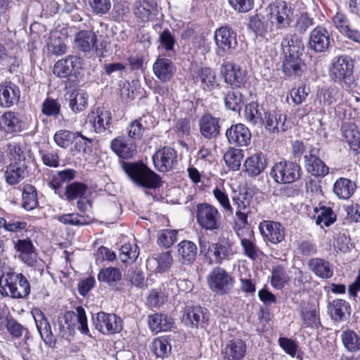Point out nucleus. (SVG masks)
<instances>
[{
	"instance_id": "obj_1",
	"label": "nucleus",
	"mask_w": 360,
	"mask_h": 360,
	"mask_svg": "<svg viewBox=\"0 0 360 360\" xmlns=\"http://www.w3.org/2000/svg\"><path fill=\"white\" fill-rule=\"evenodd\" d=\"M212 193L225 212L232 214L235 210L234 229L237 231L243 229L248 224V218L251 214L252 196L247 192H240L237 196L233 198L235 206L233 208L231 205L228 194L223 188L216 187L213 189Z\"/></svg>"
},
{
	"instance_id": "obj_2",
	"label": "nucleus",
	"mask_w": 360,
	"mask_h": 360,
	"mask_svg": "<svg viewBox=\"0 0 360 360\" xmlns=\"http://www.w3.org/2000/svg\"><path fill=\"white\" fill-rule=\"evenodd\" d=\"M122 168L136 186L148 189H156L162 185L160 176L142 162H124Z\"/></svg>"
},
{
	"instance_id": "obj_3",
	"label": "nucleus",
	"mask_w": 360,
	"mask_h": 360,
	"mask_svg": "<svg viewBox=\"0 0 360 360\" xmlns=\"http://www.w3.org/2000/svg\"><path fill=\"white\" fill-rule=\"evenodd\" d=\"M285 58L283 64V70L289 77L297 76L302 72V62L300 58V52L303 46L300 39H293L292 34H288L281 43Z\"/></svg>"
},
{
	"instance_id": "obj_4",
	"label": "nucleus",
	"mask_w": 360,
	"mask_h": 360,
	"mask_svg": "<svg viewBox=\"0 0 360 360\" xmlns=\"http://www.w3.org/2000/svg\"><path fill=\"white\" fill-rule=\"evenodd\" d=\"M0 292L4 296L23 298L30 294V285L22 274L7 272L0 277Z\"/></svg>"
},
{
	"instance_id": "obj_5",
	"label": "nucleus",
	"mask_w": 360,
	"mask_h": 360,
	"mask_svg": "<svg viewBox=\"0 0 360 360\" xmlns=\"http://www.w3.org/2000/svg\"><path fill=\"white\" fill-rule=\"evenodd\" d=\"M353 68L354 64L349 57L337 56L331 61L328 68V75L335 82L344 84V86L350 88L354 81Z\"/></svg>"
},
{
	"instance_id": "obj_6",
	"label": "nucleus",
	"mask_w": 360,
	"mask_h": 360,
	"mask_svg": "<svg viewBox=\"0 0 360 360\" xmlns=\"http://www.w3.org/2000/svg\"><path fill=\"white\" fill-rule=\"evenodd\" d=\"M196 220L199 226L206 231H214L221 226V214L214 205L202 202L196 205Z\"/></svg>"
},
{
	"instance_id": "obj_7",
	"label": "nucleus",
	"mask_w": 360,
	"mask_h": 360,
	"mask_svg": "<svg viewBox=\"0 0 360 360\" xmlns=\"http://www.w3.org/2000/svg\"><path fill=\"white\" fill-rule=\"evenodd\" d=\"M207 282L210 289L219 295L229 294L233 288L232 276L223 268L214 267L207 275Z\"/></svg>"
},
{
	"instance_id": "obj_8",
	"label": "nucleus",
	"mask_w": 360,
	"mask_h": 360,
	"mask_svg": "<svg viewBox=\"0 0 360 360\" xmlns=\"http://www.w3.org/2000/svg\"><path fill=\"white\" fill-rule=\"evenodd\" d=\"M214 39L217 46L216 54L220 57L231 53L238 46L237 34L229 26L217 29Z\"/></svg>"
},
{
	"instance_id": "obj_9",
	"label": "nucleus",
	"mask_w": 360,
	"mask_h": 360,
	"mask_svg": "<svg viewBox=\"0 0 360 360\" xmlns=\"http://www.w3.org/2000/svg\"><path fill=\"white\" fill-rule=\"evenodd\" d=\"M76 322L78 323V329L83 334H88L89 330L87 324V318L85 310L82 307H77L76 312L66 311L64 316L58 319V326L60 333H71L74 330Z\"/></svg>"
},
{
	"instance_id": "obj_10",
	"label": "nucleus",
	"mask_w": 360,
	"mask_h": 360,
	"mask_svg": "<svg viewBox=\"0 0 360 360\" xmlns=\"http://www.w3.org/2000/svg\"><path fill=\"white\" fill-rule=\"evenodd\" d=\"M300 167L292 162L281 161L276 163L271 168L270 175L276 183L291 184L300 177Z\"/></svg>"
},
{
	"instance_id": "obj_11",
	"label": "nucleus",
	"mask_w": 360,
	"mask_h": 360,
	"mask_svg": "<svg viewBox=\"0 0 360 360\" xmlns=\"http://www.w3.org/2000/svg\"><path fill=\"white\" fill-rule=\"evenodd\" d=\"M292 11L285 1H275L269 6L268 18L277 30L288 27L291 22Z\"/></svg>"
},
{
	"instance_id": "obj_12",
	"label": "nucleus",
	"mask_w": 360,
	"mask_h": 360,
	"mask_svg": "<svg viewBox=\"0 0 360 360\" xmlns=\"http://www.w3.org/2000/svg\"><path fill=\"white\" fill-rule=\"evenodd\" d=\"M93 316L95 328L104 335H111L120 333L123 328V321L115 314H108L103 311Z\"/></svg>"
},
{
	"instance_id": "obj_13",
	"label": "nucleus",
	"mask_w": 360,
	"mask_h": 360,
	"mask_svg": "<svg viewBox=\"0 0 360 360\" xmlns=\"http://www.w3.org/2000/svg\"><path fill=\"white\" fill-rule=\"evenodd\" d=\"M220 72L224 82L233 88H241L247 82V71L238 64L224 63L220 67Z\"/></svg>"
},
{
	"instance_id": "obj_14",
	"label": "nucleus",
	"mask_w": 360,
	"mask_h": 360,
	"mask_svg": "<svg viewBox=\"0 0 360 360\" xmlns=\"http://www.w3.org/2000/svg\"><path fill=\"white\" fill-rule=\"evenodd\" d=\"M333 39L329 32L322 26H316L308 37V48L316 53H324L330 47Z\"/></svg>"
},
{
	"instance_id": "obj_15",
	"label": "nucleus",
	"mask_w": 360,
	"mask_h": 360,
	"mask_svg": "<svg viewBox=\"0 0 360 360\" xmlns=\"http://www.w3.org/2000/svg\"><path fill=\"white\" fill-rule=\"evenodd\" d=\"M154 167L160 172L174 169L178 163L176 151L170 147H164L153 155Z\"/></svg>"
},
{
	"instance_id": "obj_16",
	"label": "nucleus",
	"mask_w": 360,
	"mask_h": 360,
	"mask_svg": "<svg viewBox=\"0 0 360 360\" xmlns=\"http://www.w3.org/2000/svg\"><path fill=\"white\" fill-rule=\"evenodd\" d=\"M234 255L232 244L226 239L212 243L208 248L207 258L210 264H221L230 259Z\"/></svg>"
},
{
	"instance_id": "obj_17",
	"label": "nucleus",
	"mask_w": 360,
	"mask_h": 360,
	"mask_svg": "<svg viewBox=\"0 0 360 360\" xmlns=\"http://www.w3.org/2000/svg\"><path fill=\"white\" fill-rule=\"evenodd\" d=\"M81 68L80 58L76 56H69L58 60L53 66V74L60 78L75 75Z\"/></svg>"
},
{
	"instance_id": "obj_18",
	"label": "nucleus",
	"mask_w": 360,
	"mask_h": 360,
	"mask_svg": "<svg viewBox=\"0 0 360 360\" xmlns=\"http://www.w3.org/2000/svg\"><path fill=\"white\" fill-rule=\"evenodd\" d=\"M246 352L247 345L245 341L234 338L222 345L221 354L224 360H243Z\"/></svg>"
},
{
	"instance_id": "obj_19",
	"label": "nucleus",
	"mask_w": 360,
	"mask_h": 360,
	"mask_svg": "<svg viewBox=\"0 0 360 360\" xmlns=\"http://www.w3.org/2000/svg\"><path fill=\"white\" fill-rule=\"evenodd\" d=\"M259 229L263 238L273 244H278L285 238V229L278 222L263 221L259 224Z\"/></svg>"
},
{
	"instance_id": "obj_20",
	"label": "nucleus",
	"mask_w": 360,
	"mask_h": 360,
	"mask_svg": "<svg viewBox=\"0 0 360 360\" xmlns=\"http://www.w3.org/2000/svg\"><path fill=\"white\" fill-rule=\"evenodd\" d=\"M226 136L229 143L236 146H247L251 141L250 129L243 124L231 125L226 131Z\"/></svg>"
},
{
	"instance_id": "obj_21",
	"label": "nucleus",
	"mask_w": 360,
	"mask_h": 360,
	"mask_svg": "<svg viewBox=\"0 0 360 360\" xmlns=\"http://www.w3.org/2000/svg\"><path fill=\"white\" fill-rule=\"evenodd\" d=\"M20 97L19 87L11 81L0 84V106L10 108L17 103Z\"/></svg>"
},
{
	"instance_id": "obj_22",
	"label": "nucleus",
	"mask_w": 360,
	"mask_h": 360,
	"mask_svg": "<svg viewBox=\"0 0 360 360\" xmlns=\"http://www.w3.org/2000/svg\"><path fill=\"white\" fill-rule=\"evenodd\" d=\"M158 13L154 0H137L133 6V13L141 22L153 20Z\"/></svg>"
},
{
	"instance_id": "obj_23",
	"label": "nucleus",
	"mask_w": 360,
	"mask_h": 360,
	"mask_svg": "<svg viewBox=\"0 0 360 360\" xmlns=\"http://www.w3.org/2000/svg\"><path fill=\"white\" fill-rule=\"evenodd\" d=\"M89 119L95 132L102 133L109 129L112 122V115L105 108H98L89 115Z\"/></svg>"
},
{
	"instance_id": "obj_24",
	"label": "nucleus",
	"mask_w": 360,
	"mask_h": 360,
	"mask_svg": "<svg viewBox=\"0 0 360 360\" xmlns=\"http://www.w3.org/2000/svg\"><path fill=\"white\" fill-rule=\"evenodd\" d=\"M153 71L155 77L162 82H167L176 72V67L168 58H158L153 65Z\"/></svg>"
},
{
	"instance_id": "obj_25",
	"label": "nucleus",
	"mask_w": 360,
	"mask_h": 360,
	"mask_svg": "<svg viewBox=\"0 0 360 360\" xmlns=\"http://www.w3.org/2000/svg\"><path fill=\"white\" fill-rule=\"evenodd\" d=\"M15 249L19 252V258L25 264L33 266L37 263L36 249L30 239H19L15 243Z\"/></svg>"
},
{
	"instance_id": "obj_26",
	"label": "nucleus",
	"mask_w": 360,
	"mask_h": 360,
	"mask_svg": "<svg viewBox=\"0 0 360 360\" xmlns=\"http://www.w3.org/2000/svg\"><path fill=\"white\" fill-rule=\"evenodd\" d=\"M315 149L311 150L309 155H304V166L307 171L313 176L323 177L328 174L329 168L316 155Z\"/></svg>"
},
{
	"instance_id": "obj_27",
	"label": "nucleus",
	"mask_w": 360,
	"mask_h": 360,
	"mask_svg": "<svg viewBox=\"0 0 360 360\" xmlns=\"http://www.w3.org/2000/svg\"><path fill=\"white\" fill-rule=\"evenodd\" d=\"M25 162H11L5 171L4 176L8 184L13 186L22 181L27 175Z\"/></svg>"
},
{
	"instance_id": "obj_28",
	"label": "nucleus",
	"mask_w": 360,
	"mask_h": 360,
	"mask_svg": "<svg viewBox=\"0 0 360 360\" xmlns=\"http://www.w3.org/2000/svg\"><path fill=\"white\" fill-rule=\"evenodd\" d=\"M110 148L120 158L129 159L136 153V146L131 140L119 136L110 143Z\"/></svg>"
},
{
	"instance_id": "obj_29",
	"label": "nucleus",
	"mask_w": 360,
	"mask_h": 360,
	"mask_svg": "<svg viewBox=\"0 0 360 360\" xmlns=\"http://www.w3.org/2000/svg\"><path fill=\"white\" fill-rule=\"evenodd\" d=\"M307 265L312 273L322 279L330 278L333 275L332 264L323 258H311L307 261Z\"/></svg>"
},
{
	"instance_id": "obj_30",
	"label": "nucleus",
	"mask_w": 360,
	"mask_h": 360,
	"mask_svg": "<svg viewBox=\"0 0 360 360\" xmlns=\"http://www.w3.org/2000/svg\"><path fill=\"white\" fill-rule=\"evenodd\" d=\"M207 321L203 309L200 306H187L184 311L182 321L188 326L198 327Z\"/></svg>"
},
{
	"instance_id": "obj_31",
	"label": "nucleus",
	"mask_w": 360,
	"mask_h": 360,
	"mask_svg": "<svg viewBox=\"0 0 360 360\" xmlns=\"http://www.w3.org/2000/svg\"><path fill=\"white\" fill-rule=\"evenodd\" d=\"M266 167V160L262 153H256L246 159L243 164L244 172L249 176L260 174Z\"/></svg>"
},
{
	"instance_id": "obj_32",
	"label": "nucleus",
	"mask_w": 360,
	"mask_h": 360,
	"mask_svg": "<svg viewBox=\"0 0 360 360\" xmlns=\"http://www.w3.org/2000/svg\"><path fill=\"white\" fill-rule=\"evenodd\" d=\"M0 129L6 133H16L22 130V121L18 112H7L0 116Z\"/></svg>"
},
{
	"instance_id": "obj_33",
	"label": "nucleus",
	"mask_w": 360,
	"mask_h": 360,
	"mask_svg": "<svg viewBox=\"0 0 360 360\" xmlns=\"http://www.w3.org/2000/svg\"><path fill=\"white\" fill-rule=\"evenodd\" d=\"M69 107L75 113L84 111L88 106V95L82 89H74L66 95Z\"/></svg>"
},
{
	"instance_id": "obj_34",
	"label": "nucleus",
	"mask_w": 360,
	"mask_h": 360,
	"mask_svg": "<svg viewBox=\"0 0 360 360\" xmlns=\"http://www.w3.org/2000/svg\"><path fill=\"white\" fill-rule=\"evenodd\" d=\"M201 134L206 139L215 138L220 131V126L217 118L210 115L202 116L199 120Z\"/></svg>"
},
{
	"instance_id": "obj_35",
	"label": "nucleus",
	"mask_w": 360,
	"mask_h": 360,
	"mask_svg": "<svg viewBox=\"0 0 360 360\" xmlns=\"http://www.w3.org/2000/svg\"><path fill=\"white\" fill-rule=\"evenodd\" d=\"M356 189V185L354 181L349 179L340 177L336 180L333 184V192L340 198L342 200L349 199L354 193Z\"/></svg>"
},
{
	"instance_id": "obj_36",
	"label": "nucleus",
	"mask_w": 360,
	"mask_h": 360,
	"mask_svg": "<svg viewBox=\"0 0 360 360\" xmlns=\"http://www.w3.org/2000/svg\"><path fill=\"white\" fill-rule=\"evenodd\" d=\"M197 254L195 244L190 240H183L177 245V257L184 264H191L195 259Z\"/></svg>"
},
{
	"instance_id": "obj_37",
	"label": "nucleus",
	"mask_w": 360,
	"mask_h": 360,
	"mask_svg": "<svg viewBox=\"0 0 360 360\" xmlns=\"http://www.w3.org/2000/svg\"><path fill=\"white\" fill-rule=\"evenodd\" d=\"M341 130L350 149L354 151L360 150V132L357 127L354 124L345 122L342 125Z\"/></svg>"
},
{
	"instance_id": "obj_38",
	"label": "nucleus",
	"mask_w": 360,
	"mask_h": 360,
	"mask_svg": "<svg viewBox=\"0 0 360 360\" xmlns=\"http://www.w3.org/2000/svg\"><path fill=\"white\" fill-rule=\"evenodd\" d=\"M266 112L262 106L257 102H252L245 108V118L248 122L253 125H263Z\"/></svg>"
},
{
	"instance_id": "obj_39",
	"label": "nucleus",
	"mask_w": 360,
	"mask_h": 360,
	"mask_svg": "<svg viewBox=\"0 0 360 360\" xmlns=\"http://www.w3.org/2000/svg\"><path fill=\"white\" fill-rule=\"evenodd\" d=\"M349 304L343 300H335L328 305V312L331 319L335 321L346 319L350 315Z\"/></svg>"
},
{
	"instance_id": "obj_40",
	"label": "nucleus",
	"mask_w": 360,
	"mask_h": 360,
	"mask_svg": "<svg viewBox=\"0 0 360 360\" xmlns=\"http://www.w3.org/2000/svg\"><path fill=\"white\" fill-rule=\"evenodd\" d=\"M148 323L151 330L158 333L171 329L174 321L172 317L165 314H155L148 316Z\"/></svg>"
},
{
	"instance_id": "obj_41",
	"label": "nucleus",
	"mask_w": 360,
	"mask_h": 360,
	"mask_svg": "<svg viewBox=\"0 0 360 360\" xmlns=\"http://www.w3.org/2000/svg\"><path fill=\"white\" fill-rule=\"evenodd\" d=\"M96 43V35L91 31L83 30L79 32L75 38L77 47L82 51H89Z\"/></svg>"
},
{
	"instance_id": "obj_42",
	"label": "nucleus",
	"mask_w": 360,
	"mask_h": 360,
	"mask_svg": "<svg viewBox=\"0 0 360 360\" xmlns=\"http://www.w3.org/2000/svg\"><path fill=\"white\" fill-rule=\"evenodd\" d=\"M173 262V258L169 252L155 255L150 257L147 262V266L157 264L156 270L158 272H165L169 269Z\"/></svg>"
},
{
	"instance_id": "obj_43",
	"label": "nucleus",
	"mask_w": 360,
	"mask_h": 360,
	"mask_svg": "<svg viewBox=\"0 0 360 360\" xmlns=\"http://www.w3.org/2000/svg\"><path fill=\"white\" fill-rule=\"evenodd\" d=\"M22 205L24 209L30 211L38 206L37 192L36 188L30 184L23 187L22 193Z\"/></svg>"
},
{
	"instance_id": "obj_44",
	"label": "nucleus",
	"mask_w": 360,
	"mask_h": 360,
	"mask_svg": "<svg viewBox=\"0 0 360 360\" xmlns=\"http://www.w3.org/2000/svg\"><path fill=\"white\" fill-rule=\"evenodd\" d=\"M196 79L201 82L204 90L211 91L217 86L215 72L210 68H202L198 70Z\"/></svg>"
},
{
	"instance_id": "obj_45",
	"label": "nucleus",
	"mask_w": 360,
	"mask_h": 360,
	"mask_svg": "<svg viewBox=\"0 0 360 360\" xmlns=\"http://www.w3.org/2000/svg\"><path fill=\"white\" fill-rule=\"evenodd\" d=\"M341 340L347 351L356 352L360 350V336L354 330L347 329L342 331Z\"/></svg>"
},
{
	"instance_id": "obj_46",
	"label": "nucleus",
	"mask_w": 360,
	"mask_h": 360,
	"mask_svg": "<svg viewBox=\"0 0 360 360\" xmlns=\"http://www.w3.org/2000/svg\"><path fill=\"white\" fill-rule=\"evenodd\" d=\"M243 158V150L236 148H229L224 155L226 165L234 171L239 169Z\"/></svg>"
},
{
	"instance_id": "obj_47",
	"label": "nucleus",
	"mask_w": 360,
	"mask_h": 360,
	"mask_svg": "<svg viewBox=\"0 0 360 360\" xmlns=\"http://www.w3.org/2000/svg\"><path fill=\"white\" fill-rule=\"evenodd\" d=\"M122 272L116 267H108L101 269L98 274V280L109 285H114L122 279Z\"/></svg>"
},
{
	"instance_id": "obj_48",
	"label": "nucleus",
	"mask_w": 360,
	"mask_h": 360,
	"mask_svg": "<svg viewBox=\"0 0 360 360\" xmlns=\"http://www.w3.org/2000/svg\"><path fill=\"white\" fill-rule=\"evenodd\" d=\"M58 220L69 226H81L88 225L91 222L89 216L81 215L78 213L65 214L58 217Z\"/></svg>"
},
{
	"instance_id": "obj_49",
	"label": "nucleus",
	"mask_w": 360,
	"mask_h": 360,
	"mask_svg": "<svg viewBox=\"0 0 360 360\" xmlns=\"http://www.w3.org/2000/svg\"><path fill=\"white\" fill-rule=\"evenodd\" d=\"M290 281L284 266L281 265L274 266L271 271V283L274 288L281 289L285 283Z\"/></svg>"
},
{
	"instance_id": "obj_50",
	"label": "nucleus",
	"mask_w": 360,
	"mask_h": 360,
	"mask_svg": "<svg viewBox=\"0 0 360 360\" xmlns=\"http://www.w3.org/2000/svg\"><path fill=\"white\" fill-rule=\"evenodd\" d=\"M301 316L307 327L318 328L321 325L319 309L315 307L302 309Z\"/></svg>"
},
{
	"instance_id": "obj_51",
	"label": "nucleus",
	"mask_w": 360,
	"mask_h": 360,
	"mask_svg": "<svg viewBox=\"0 0 360 360\" xmlns=\"http://www.w3.org/2000/svg\"><path fill=\"white\" fill-rule=\"evenodd\" d=\"M316 223L321 227L329 226L336 220V214L330 207H321L316 210Z\"/></svg>"
},
{
	"instance_id": "obj_52",
	"label": "nucleus",
	"mask_w": 360,
	"mask_h": 360,
	"mask_svg": "<svg viewBox=\"0 0 360 360\" xmlns=\"http://www.w3.org/2000/svg\"><path fill=\"white\" fill-rule=\"evenodd\" d=\"M0 65L8 68L10 72L17 70L19 61L14 56L9 55L4 45L0 43Z\"/></svg>"
},
{
	"instance_id": "obj_53",
	"label": "nucleus",
	"mask_w": 360,
	"mask_h": 360,
	"mask_svg": "<svg viewBox=\"0 0 360 360\" xmlns=\"http://www.w3.org/2000/svg\"><path fill=\"white\" fill-rule=\"evenodd\" d=\"M250 235H253V231H250ZM240 245L243 249L244 255L252 260H255L260 252L257 246L254 236H250V238H240Z\"/></svg>"
},
{
	"instance_id": "obj_54",
	"label": "nucleus",
	"mask_w": 360,
	"mask_h": 360,
	"mask_svg": "<svg viewBox=\"0 0 360 360\" xmlns=\"http://www.w3.org/2000/svg\"><path fill=\"white\" fill-rule=\"evenodd\" d=\"M150 350L156 357L164 358L170 352L171 346L168 343L167 338L164 337L159 338L153 341Z\"/></svg>"
},
{
	"instance_id": "obj_55",
	"label": "nucleus",
	"mask_w": 360,
	"mask_h": 360,
	"mask_svg": "<svg viewBox=\"0 0 360 360\" xmlns=\"http://www.w3.org/2000/svg\"><path fill=\"white\" fill-rule=\"evenodd\" d=\"M146 117L143 116L131 122L127 128V131L131 139H141L146 126Z\"/></svg>"
},
{
	"instance_id": "obj_56",
	"label": "nucleus",
	"mask_w": 360,
	"mask_h": 360,
	"mask_svg": "<svg viewBox=\"0 0 360 360\" xmlns=\"http://www.w3.org/2000/svg\"><path fill=\"white\" fill-rule=\"evenodd\" d=\"M224 103L229 110L238 111L243 105V96L238 91H229L224 97Z\"/></svg>"
},
{
	"instance_id": "obj_57",
	"label": "nucleus",
	"mask_w": 360,
	"mask_h": 360,
	"mask_svg": "<svg viewBox=\"0 0 360 360\" xmlns=\"http://www.w3.org/2000/svg\"><path fill=\"white\" fill-rule=\"evenodd\" d=\"M87 187L82 183L73 182L65 188V196L68 201H72L77 198H82L84 195Z\"/></svg>"
},
{
	"instance_id": "obj_58",
	"label": "nucleus",
	"mask_w": 360,
	"mask_h": 360,
	"mask_svg": "<svg viewBox=\"0 0 360 360\" xmlns=\"http://www.w3.org/2000/svg\"><path fill=\"white\" fill-rule=\"evenodd\" d=\"M337 94L335 88L321 89L317 94V99L321 105L328 106L336 101Z\"/></svg>"
},
{
	"instance_id": "obj_59",
	"label": "nucleus",
	"mask_w": 360,
	"mask_h": 360,
	"mask_svg": "<svg viewBox=\"0 0 360 360\" xmlns=\"http://www.w3.org/2000/svg\"><path fill=\"white\" fill-rule=\"evenodd\" d=\"M177 231L164 229L158 233V245L166 248L172 246L176 240Z\"/></svg>"
},
{
	"instance_id": "obj_60",
	"label": "nucleus",
	"mask_w": 360,
	"mask_h": 360,
	"mask_svg": "<svg viewBox=\"0 0 360 360\" xmlns=\"http://www.w3.org/2000/svg\"><path fill=\"white\" fill-rule=\"evenodd\" d=\"M296 250L297 254L303 257H310L316 254V245L311 240H303L296 242Z\"/></svg>"
},
{
	"instance_id": "obj_61",
	"label": "nucleus",
	"mask_w": 360,
	"mask_h": 360,
	"mask_svg": "<svg viewBox=\"0 0 360 360\" xmlns=\"http://www.w3.org/2000/svg\"><path fill=\"white\" fill-rule=\"evenodd\" d=\"M280 347L290 356L296 357L297 359L302 360V355L297 354L298 344L291 339L287 338H280L278 339Z\"/></svg>"
},
{
	"instance_id": "obj_62",
	"label": "nucleus",
	"mask_w": 360,
	"mask_h": 360,
	"mask_svg": "<svg viewBox=\"0 0 360 360\" xmlns=\"http://www.w3.org/2000/svg\"><path fill=\"white\" fill-rule=\"evenodd\" d=\"M60 104L55 99L46 98L41 106V112L49 117H57L60 112Z\"/></svg>"
},
{
	"instance_id": "obj_63",
	"label": "nucleus",
	"mask_w": 360,
	"mask_h": 360,
	"mask_svg": "<svg viewBox=\"0 0 360 360\" xmlns=\"http://www.w3.org/2000/svg\"><path fill=\"white\" fill-rule=\"evenodd\" d=\"M56 143L63 148H68L75 140V134L69 130H59L54 135Z\"/></svg>"
},
{
	"instance_id": "obj_64",
	"label": "nucleus",
	"mask_w": 360,
	"mask_h": 360,
	"mask_svg": "<svg viewBox=\"0 0 360 360\" xmlns=\"http://www.w3.org/2000/svg\"><path fill=\"white\" fill-rule=\"evenodd\" d=\"M120 254L122 262L135 261L139 255V247L136 244H124L120 248Z\"/></svg>"
}]
</instances>
